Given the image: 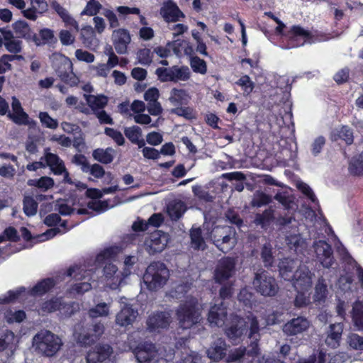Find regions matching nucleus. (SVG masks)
Returning <instances> with one entry per match:
<instances>
[{"mask_svg": "<svg viewBox=\"0 0 363 363\" xmlns=\"http://www.w3.org/2000/svg\"><path fill=\"white\" fill-rule=\"evenodd\" d=\"M247 318L250 321L248 337L253 338L254 340L246 348V355L251 357H257L260 354L259 345V324L257 318L252 313L249 314Z\"/></svg>", "mask_w": 363, "mask_h": 363, "instance_id": "12", "label": "nucleus"}, {"mask_svg": "<svg viewBox=\"0 0 363 363\" xmlns=\"http://www.w3.org/2000/svg\"><path fill=\"white\" fill-rule=\"evenodd\" d=\"M86 101L92 111L96 112L98 109H102L107 105L108 97L105 95H89L86 98Z\"/></svg>", "mask_w": 363, "mask_h": 363, "instance_id": "37", "label": "nucleus"}, {"mask_svg": "<svg viewBox=\"0 0 363 363\" xmlns=\"http://www.w3.org/2000/svg\"><path fill=\"white\" fill-rule=\"evenodd\" d=\"M96 341V338L88 330L79 333L77 337V342L81 347L91 346Z\"/></svg>", "mask_w": 363, "mask_h": 363, "instance_id": "45", "label": "nucleus"}, {"mask_svg": "<svg viewBox=\"0 0 363 363\" xmlns=\"http://www.w3.org/2000/svg\"><path fill=\"white\" fill-rule=\"evenodd\" d=\"M25 292V288L21 287L16 291L9 290L6 294L0 298V303L8 304L17 300L22 293Z\"/></svg>", "mask_w": 363, "mask_h": 363, "instance_id": "53", "label": "nucleus"}, {"mask_svg": "<svg viewBox=\"0 0 363 363\" xmlns=\"http://www.w3.org/2000/svg\"><path fill=\"white\" fill-rule=\"evenodd\" d=\"M113 44L117 53L125 54L131 38L129 31L125 28L115 30L112 34Z\"/></svg>", "mask_w": 363, "mask_h": 363, "instance_id": "19", "label": "nucleus"}, {"mask_svg": "<svg viewBox=\"0 0 363 363\" xmlns=\"http://www.w3.org/2000/svg\"><path fill=\"white\" fill-rule=\"evenodd\" d=\"M4 46L11 53L17 54L22 51V41L20 40L13 38L8 42H4Z\"/></svg>", "mask_w": 363, "mask_h": 363, "instance_id": "64", "label": "nucleus"}, {"mask_svg": "<svg viewBox=\"0 0 363 363\" xmlns=\"http://www.w3.org/2000/svg\"><path fill=\"white\" fill-rule=\"evenodd\" d=\"M315 260L326 269H330L335 262L333 250L326 240H319L313 242Z\"/></svg>", "mask_w": 363, "mask_h": 363, "instance_id": "10", "label": "nucleus"}, {"mask_svg": "<svg viewBox=\"0 0 363 363\" xmlns=\"http://www.w3.org/2000/svg\"><path fill=\"white\" fill-rule=\"evenodd\" d=\"M310 321L305 317L298 316L286 322L283 326V332L289 335H296L306 331Z\"/></svg>", "mask_w": 363, "mask_h": 363, "instance_id": "18", "label": "nucleus"}, {"mask_svg": "<svg viewBox=\"0 0 363 363\" xmlns=\"http://www.w3.org/2000/svg\"><path fill=\"white\" fill-rule=\"evenodd\" d=\"M350 316L353 325L363 331V301L357 300L352 303Z\"/></svg>", "mask_w": 363, "mask_h": 363, "instance_id": "28", "label": "nucleus"}, {"mask_svg": "<svg viewBox=\"0 0 363 363\" xmlns=\"http://www.w3.org/2000/svg\"><path fill=\"white\" fill-rule=\"evenodd\" d=\"M344 325L342 323H333L329 325L325 338L326 345L331 349H336L340 345Z\"/></svg>", "mask_w": 363, "mask_h": 363, "instance_id": "20", "label": "nucleus"}, {"mask_svg": "<svg viewBox=\"0 0 363 363\" xmlns=\"http://www.w3.org/2000/svg\"><path fill=\"white\" fill-rule=\"evenodd\" d=\"M252 284L258 294L266 297L275 296L279 290L276 279L264 269L255 273Z\"/></svg>", "mask_w": 363, "mask_h": 363, "instance_id": "7", "label": "nucleus"}, {"mask_svg": "<svg viewBox=\"0 0 363 363\" xmlns=\"http://www.w3.org/2000/svg\"><path fill=\"white\" fill-rule=\"evenodd\" d=\"M328 294V286L325 283V279L321 277L318 278L316 285L315 286L314 301H324Z\"/></svg>", "mask_w": 363, "mask_h": 363, "instance_id": "39", "label": "nucleus"}, {"mask_svg": "<svg viewBox=\"0 0 363 363\" xmlns=\"http://www.w3.org/2000/svg\"><path fill=\"white\" fill-rule=\"evenodd\" d=\"M155 74L162 82L187 81L191 77L189 68L185 65L181 67L174 65L169 68L158 67Z\"/></svg>", "mask_w": 363, "mask_h": 363, "instance_id": "8", "label": "nucleus"}, {"mask_svg": "<svg viewBox=\"0 0 363 363\" xmlns=\"http://www.w3.org/2000/svg\"><path fill=\"white\" fill-rule=\"evenodd\" d=\"M220 235L223 236L222 239L217 238L215 245L223 253H227L234 247L233 243L231 242V233L229 230H227L226 233L220 234Z\"/></svg>", "mask_w": 363, "mask_h": 363, "instance_id": "38", "label": "nucleus"}, {"mask_svg": "<svg viewBox=\"0 0 363 363\" xmlns=\"http://www.w3.org/2000/svg\"><path fill=\"white\" fill-rule=\"evenodd\" d=\"M125 135L127 138L133 143L141 148L145 145V141L144 139H140L142 135V130L138 125H133L129 128H126L124 130Z\"/></svg>", "mask_w": 363, "mask_h": 363, "instance_id": "33", "label": "nucleus"}, {"mask_svg": "<svg viewBox=\"0 0 363 363\" xmlns=\"http://www.w3.org/2000/svg\"><path fill=\"white\" fill-rule=\"evenodd\" d=\"M280 276L284 279L290 281L294 275L297 267L296 261L294 259L286 257L280 260L278 264Z\"/></svg>", "mask_w": 363, "mask_h": 363, "instance_id": "24", "label": "nucleus"}, {"mask_svg": "<svg viewBox=\"0 0 363 363\" xmlns=\"http://www.w3.org/2000/svg\"><path fill=\"white\" fill-rule=\"evenodd\" d=\"M14 339V333L11 330H6L0 337V352L4 351L13 345Z\"/></svg>", "mask_w": 363, "mask_h": 363, "instance_id": "52", "label": "nucleus"}, {"mask_svg": "<svg viewBox=\"0 0 363 363\" xmlns=\"http://www.w3.org/2000/svg\"><path fill=\"white\" fill-rule=\"evenodd\" d=\"M169 237L167 233L157 230L145 238L144 247L150 255L162 252L167 246Z\"/></svg>", "mask_w": 363, "mask_h": 363, "instance_id": "9", "label": "nucleus"}, {"mask_svg": "<svg viewBox=\"0 0 363 363\" xmlns=\"http://www.w3.org/2000/svg\"><path fill=\"white\" fill-rule=\"evenodd\" d=\"M160 13L167 23H175L185 18V14L173 0L164 1L160 8Z\"/></svg>", "mask_w": 363, "mask_h": 363, "instance_id": "14", "label": "nucleus"}, {"mask_svg": "<svg viewBox=\"0 0 363 363\" xmlns=\"http://www.w3.org/2000/svg\"><path fill=\"white\" fill-rule=\"evenodd\" d=\"M349 346L355 350H363V337L357 333H351L347 338Z\"/></svg>", "mask_w": 363, "mask_h": 363, "instance_id": "57", "label": "nucleus"}, {"mask_svg": "<svg viewBox=\"0 0 363 363\" xmlns=\"http://www.w3.org/2000/svg\"><path fill=\"white\" fill-rule=\"evenodd\" d=\"M81 40L82 43L86 48H91L95 45L96 43V35L94 29L91 26H86L81 30Z\"/></svg>", "mask_w": 363, "mask_h": 363, "instance_id": "36", "label": "nucleus"}, {"mask_svg": "<svg viewBox=\"0 0 363 363\" xmlns=\"http://www.w3.org/2000/svg\"><path fill=\"white\" fill-rule=\"evenodd\" d=\"M187 208L184 202L174 201L167 206V213L172 220H178L182 217Z\"/></svg>", "mask_w": 363, "mask_h": 363, "instance_id": "32", "label": "nucleus"}, {"mask_svg": "<svg viewBox=\"0 0 363 363\" xmlns=\"http://www.w3.org/2000/svg\"><path fill=\"white\" fill-rule=\"evenodd\" d=\"M128 344L140 363H169L163 357L155 359L157 355L155 345L150 342H138L135 340L133 335H130L128 337Z\"/></svg>", "mask_w": 363, "mask_h": 363, "instance_id": "3", "label": "nucleus"}, {"mask_svg": "<svg viewBox=\"0 0 363 363\" xmlns=\"http://www.w3.org/2000/svg\"><path fill=\"white\" fill-rule=\"evenodd\" d=\"M42 125L50 129H56L58 127V121L52 118L48 112L40 111L38 115Z\"/></svg>", "mask_w": 363, "mask_h": 363, "instance_id": "48", "label": "nucleus"}, {"mask_svg": "<svg viewBox=\"0 0 363 363\" xmlns=\"http://www.w3.org/2000/svg\"><path fill=\"white\" fill-rule=\"evenodd\" d=\"M82 172H89L96 179H101L106 174L104 168L99 164L95 163L91 165L89 162H85L83 163Z\"/></svg>", "mask_w": 363, "mask_h": 363, "instance_id": "41", "label": "nucleus"}, {"mask_svg": "<svg viewBox=\"0 0 363 363\" xmlns=\"http://www.w3.org/2000/svg\"><path fill=\"white\" fill-rule=\"evenodd\" d=\"M190 66L196 73L205 74L207 72L206 62L198 56L191 57L190 59Z\"/></svg>", "mask_w": 363, "mask_h": 363, "instance_id": "46", "label": "nucleus"}, {"mask_svg": "<svg viewBox=\"0 0 363 363\" xmlns=\"http://www.w3.org/2000/svg\"><path fill=\"white\" fill-rule=\"evenodd\" d=\"M29 186L39 189L43 192H46L55 186V181L52 177L43 176L39 179H30L27 182Z\"/></svg>", "mask_w": 363, "mask_h": 363, "instance_id": "34", "label": "nucleus"}, {"mask_svg": "<svg viewBox=\"0 0 363 363\" xmlns=\"http://www.w3.org/2000/svg\"><path fill=\"white\" fill-rule=\"evenodd\" d=\"M314 37L319 41L326 40L328 38L325 33L315 31L313 35L311 31L304 29L299 25L292 26L284 34L287 44L286 48H298L307 42H313Z\"/></svg>", "mask_w": 363, "mask_h": 363, "instance_id": "4", "label": "nucleus"}, {"mask_svg": "<svg viewBox=\"0 0 363 363\" xmlns=\"http://www.w3.org/2000/svg\"><path fill=\"white\" fill-rule=\"evenodd\" d=\"M235 83L237 85L240 86L244 92L247 94H250L254 89V83L248 75L242 76Z\"/></svg>", "mask_w": 363, "mask_h": 363, "instance_id": "61", "label": "nucleus"}, {"mask_svg": "<svg viewBox=\"0 0 363 363\" xmlns=\"http://www.w3.org/2000/svg\"><path fill=\"white\" fill-rule=\"evenodd\" d=\"M235 261L234 258L225 257L221 258L216 265L213 278L215 282L223 284L231 278L235 272Z\"/></svg>", "mask_w": 363, "mask_h": 363, "instance_id": "11", "label": "nucleus"}, {"mask_svg": "<svg viewBox=\"0 0 363 363\" xmlns=\"http://www.w3.org/2000/svg\"><path fill=\"white\" fill-rule=\"evenodd\" d=\"M105 134L108 137L111 138L115 143L119 145H123L125 143V139L122 133L114 128L106 127L105 128Z\"/></svg>", "mask_w": 363, "mask_h": 363, "instance_id": "59", "label": "nucleus"}, {"mask_svg": "<svg viewBox=\"0 0 363 363\" xmlns=\"http://www.w3.org/2000/svg\"><path fill=\"white\" fill-rule=\"evenodd\" d=\"M170 113L178 116L184 117L187 120H191L195 118L193 108L189 106L182 107V106H177L171 109Z\"/></svg>", "mask_w": 363, "mask_h": 363, "instance_id": "51", "label": "nucleus"}, {"mask_svg": "<svg viewBox=\"0 0 363 363\" xmlns=\"http://www.w3.org/2000/svg\"><path fill=\"white\" fill-rule=\"evenodd\" d=\"M228 318V307L223 301L211 307L208 314V320L211 325L222 327Z\"/></svg>", "mask_w": 363, "mask_h": 363, "instance_id": "17", "label": "nucleus"}, {"mask_svg": "<svg viewBox=\"0 0 363 363\" xmlns=\"http://www.w3.org/2000/svg\"><path fill=\"white\" fill-rule=\"evenodd\" d=\"M169 277L166 265L160 261H154L146 268L143 280L149 291H156L166 284Z\"/></svg>", "mask_w": 363, "mask_h": 363, "instance_id": "1", "label": "nucleus"}, {"mask_svg": "<svg viewBox=\"0 0 363 363\" xmlns=\"http://www.w3.org/2000/svg\"><path fill=\"white\" fill-rule=\"evenodd\" d=\"M52 67L60 79L63 77H67V74L73 70L72 62L69 57L63 55L54 60Z\"/></svg>", "mask_w": 363, "mask_h": 363, "instance_id": "23", "label": "nucleus"}, {"mask_svg": "<svg viewBox=\"0 0 363 363\" xmlns=\"http://www.w3.org/2000/svg\"><path fill=\"white\" fill-rule=\"evenodd\" d=\"M12 28L18 38H23L28 42H33L35 33L26 21H16L12 24Z\"/></svg>", "mask_w": 363, "mask_h": 363, "instance_id": "25", "label": "nucleus"}, {"mask_svg": "<svg viewBox=\"0 0 363 363\" xmlns=\"http://www.w3.org/2000/svg\"><path fill=\"white\" fill-rule=\"evenodd\" d=\"M113 348L108 344H98L86 354L88 363H111Z\"/></svg>", "mask_w": 363, "mask_h": 363, "instance_id": "13", "label": "nucleus"}, {"mask_svg": "<svg viewBox=\"0 0 363 363\" xmlns=\"http://www.w3.org/2000/svg\"><path fill=\"white\" fill-rule=\"evenodd\" d=\"M33 343L38 352L45 357L54 356L62 345V340L49 330L38 332L33 337Z\"/></svg>", "mask_w": 363, "mask_h": 363, "instance_id": "5", "label": "nucleus"}, {"mask_svg": "<svg viewBox=\"0 0 363 363\" xmlns=\"http://www.w3.org/2000/svg\"><path fill=\"white\" fill-rule=\"evenodd\" d=\"M338 137L344 140L347 145L354 142L352 130L348 125H342L338 131Z\"/></svg>", "mask_w": 363, "mask_h": 363, "instance_id": "54", "label": "nucleus"}, {"mask_svg": "<svg viewBox=\"0 0 363 363\" xmlns=\"http://www.w3.org/2000/svg\"><path fill=\"white\" fill-rule=\"evenodd\" d=\"M101 8V4L95 0H91L87 2L84 9L82 11V15L94 16L96 15Z\"/></svg>", "mask_w": 363, "mask_h": 363, "instance_id": "55", "label": "nucleus"}, {"mask_svg": "<svg viewBox=\"0 0 363 363\" xmlns=\"http://www.w3.org/2000/svg\"><path fill=\"white\" fill-rule=\"evenodd\" d=\"M308 291H297V294L294 300V305L296 308H302L308 306L311 303L310 294H307Z\"/></svg>", "mask_w": 363, "mask_h": 363, "instance_id": "49", "label": "nucleus"}, {"mask_svg": "<svg viewBox=\"0 0 363 363\" xmlns=\"http://www.w3.org/2000/svg\"><path fill=\"white\" fill-rule=\"evenodd\" d=\"M175 314L178 325L181 328L189 329L196 325L201 318L197 299L190 298L181 303L176 310Z\"/></svg>", "mask_w": 363, "mask_h": 363, "instance_id": "2", "label": "nucleus"}, {"mask_svg": "<svg viewBox=\"0 0 363 363\" xmlns=\"http://www.w3.org/2000/svg\"><path fill=\"white\" fill-rule=\"evenodd\" d=\"M113 206H110L108 200H98V201H91L87 203V207L98 213H101L106 211L108 209L111 208Z\"/></svg>", "mask_w": 363, "mask_h": 363, "instance_id": "50", "label": "nucleus"}, {"mask_svg": "<svg viewBox=\"0 0 363 363\" xmlns=\"http://www.w3.org/2000/svg\"><path fill=\"white\" fill-rule=\"evenodd\" d=\"M114 153L115 150L112 147H107L106 149L97 148L93 151L92 157L97 162L108 164L113 161Z\"/></svg>", "mask_w": 363, "mask_h": 363, "instance_id": "31", "label": "nucleus"}, {"mask_svg": "<svg viewBox=\"0 0 363 363\" xmlns=\"http://www.w3.org/2000/svg\"><path fill=\"white\" fill-rule=\"evenodd\" d=\"M84 271V269H82V267L81 265H73L69 267L66 272V275L67 277H72L73 279H75L77 280H81L86 277L85 274H82V272ZM86 272V270H84V273Z\"/></svg>", "mask_w": 363, "mask_h": 363, "instance_id": "60", "label": "nucleus"}, {"mask_svg": "<svg viewBox=\"0 0 363 363\" xmlns=\"http://www.w3.org/2000/svg\"><path fill=\"white\" fill-rule=\"evenodd\" d=\"M138 57L139 62L144 65H149L152 62L153 52L149 48H143L138 50Z\"/></svg>", "mask_w": 363, "mask_h": 363, "instance_id": "58", "label": "nucleus"}, {"mask_svg": "<svg viewBox=\"0 0 363 363\" xmlns=\"http://www.w3.org/2000/svg\"><path fill=\"white\" fill-rule=\"evenodd\" d=\"M234 289L233 284H223L219 290V297L222 301L230 299L233 295Z\"/></svg>", "mask_w": 363, "mask_h": 363, "instance_id": "63", "label": "nucleus"}, {"mask_svg": "<svg viewBox=\"0 0 363 363\" xmlns=\"http://www.w3.org/2000/svg\"><path fill=\"white\" fill-rule=\"evenodd\" d=\"M189 96L186 90L173 88L170 92L169 101L175 106L188 104Z\"/></svg>", "mask_w": 363, "mask_h": 363, "instance_id": "35", "label": "nucleus"}, {"mask_svg": "<svg viewBox=\"0 0 363 363\" xmlns=\"http://www.w3.org/2000/svg\"><path fill=\"white\" fill-rule=\"evenodd\" d=\"M118 254V247H109L99 252L96 257V262L99 264H103L107 260L114 259Z\"/></svg>", "mask_w": 363, "mask_h": 363, "instance_id": "44", "label": "nucleus"}, {"mask_svg": "<svg viewBox=\"0 0 363 363\" xmlns=\"http://www.w3.org/2000/svg\"><path fill=\"white\" fill-rule=\"evenodd\" d=\"M190 238L191 244L195 249H199L204 244V240L200 228H193L190 233Z\"/></svg>", "mask_w": 363, "mask_h": 363, "instance_id": "56", "label": "nucleus"}, {"mask_svg": "<svg viewBox=\"0 0 363 363\" xmlns=\"http://www.w3.org/2000/svg\"><path fill=\"white\" fill-rule=\"evenodd\" d=\"M33 42L37 45L40 46L45 44H52L57 41L54 35V31L50 28H44L39 30V36L34 33Z\"/></svg>", "mask_w": 363, "mask_h": 363, "instance_id": "30", "label": "nucleus"}, {"mask_svg": "<svg viewBox=\"0 0 363 363\" xmlns=\"http://www.w3.org/2000/svg\"><path fill=\"white\" fill-rule=\"evenodd\" d=\"M172 322L169 312L156 311L149 315L147 320V325L151 332L159 329H167Z\"/></svg>", "mask_w": 363, "mask_h": 363, "instance_id": "16", "label": "nucleus"}, {"mask_svg": "<svg viewBox=\"0 0 363 363\" xmlns=\"http://www.w3.org/2000/svg\"><path fill=\"white\" fill-rule=\"evenodd\" d=\"M50 148L45 150L41 160L47 161V165L55 175H62L65 172V165L62 160L55 153L50 152Z\"/></svg>", "mask_w": 363, "mask_h": 363, "instance_id": "21", "label": "nucleus"}, {"mask_svg": "<svg viewBox=\"0 0 363 363\" xmlns=\"http://www.w3.org/2000/svg\"><path fill=\"white\" fill-rule=\"evenodd\" d=\"M38 203L31 196H25L23 200V210L27 216L36 214Z\"/></svg>", "mask_w": 363, "mask_h": 363, "instance_id": "42", "label": "nucleus"}, {"mask_svg": "<svg viewBox=\"0 0 363 363\" xmlns=\"http://www.w3.org/2000/svg\"><path fill=\"white\" fill-rule=\"evenodd\" d=\"M227 345L225 340L218 339L207 350L208 357L213 361H220L226 355Z\"/></svg>", "mask_w": 363, "mask_h": 363, "instance_id": "26", "label": "nucleus"}, {"mask_svg": "<svg viewBox=\"0 0 363 363\" xmlns=\"http://www.w3.org/2000/svg\"><path fill=\"white\" fill-rule=\"evenodd\" d=\"M138 314L131 306H125L116 315V322L121 326H128L135 321Z\"/></svg>", "mask_w": 363, "mask_h": 363, "instance_id": "27", "label": "nucleus"}, {"mask_svg": "<svg viewBox=\"0 0 363 363\" xmlns=\"http://www.w3.org/2000/svg\"><path fill=\"white\" fill-rule=\"evenodd\" d=\"M260 256L264 266L267 268L271 267L274 261L272 247L270 243L264 244L261 248Z\"/></svg>", "mask_w": 363, "mask_h": 363, "instance_id": "40", "label": "nucleus"}, {"mask_svg": "<svg viewBox=\"0 0 363 363\" xmlns=\"http://www.w3.org/2000/svg\"><path fill=\"white\" fill-rule=\"evenodd\" d=\"M56 284L53 278H45L38 281L30 290L33 296H41L52 289Z\"/></svg>", "mask_w": 363, "mask_h": 363, "instance_id": "29", "label": "nucleus"}, {"mask_svg": "<svg viewBox=\"0 0 363 363\" xmlns=\"http://www.w3.org/2000/svg\"><path fill=\"white\" fill-rule=\"evenodd\" d=\"M108 307L106 303H101L97 304L94 308H91L89 311L90 315L94 318L98 316L108 315Z\"/></svg>", "mask_w": 363, "mask_h": 363, "instance_id": "62", "label": "nucleus"}, {"mask_svg": "<svg viewBox=\"0 0 363 363\" xmlns=\"http://www.w3.org/2000/svg\"><path fill=\"white\" fill-rule=\"evenodd\" d=\"M274 219V211L269 207L262 213H257L255 217V223L262 227L269 225Z\"/></svg>", "mask_w": 363, "mask_h": 363, "instance_id": "43", "label": "nucleus"}, {"mask_svg": "<svg viewBox=\"0 0 363 363\" xmlns=\"http://www.w3.org/2000/svg\"><path fill=\"white\" fill-rule=\"evenodd\" d=\"M62 302L59 298H51L44 301L40 306V310L44 313H50L60 309H66V312L71 315L74 313L73 306L72 304L62 306Z\"/></svg>", "mask_w": 363, "mask_h": 363, "instance_id": "22", "label": "nucleus"}, {"mask_svg": "<svg viewBox=\"0 0 363 363\" xmlns=\"http://www.w3.org/2000/svg\"><path fill=\"white\" fill-rule=\"evenodd\" d=\"M248 315L244 318L235 313H232L229 315L224 325V333L233 344L240 342L242 337L249 330L248 323H250V321L247 318Z\"/></svg>", "mask_w": 363, "mask_h": 363, "instance_id": "6", "label": "nucleus"}, {"mask_svg": "<svg viewBox=\"0 0 363 363\" xmlns=\"http://www.w3.org/2000/svg\"><path fill=\"white\" fill-rule=\"evenodd\" d=\"M349 172L354 176L363 175V155H360L350 162Z\"/></svg>", "mask_w": 363, "mask_h": 363, "instance_id": "47", "label": "nucleus"}, {"mask_svg": "<svg viewBox=\"0 0 363 363\" xmlns=\"http://www.w3.org/2000/svg\"><path fill=\"white\" fill-rule=\"evenodd\" d=\"M291 279L296 291H308L311 288L312 274L306 267L296 269Z\"/></svg>", "mask_w": 363, "mask_h": 363, "instance_id": "15", "label": "nucleus"}]
</instances>
